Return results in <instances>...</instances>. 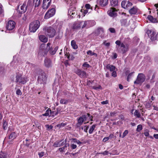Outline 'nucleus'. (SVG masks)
Segmentation results:
<instances>
[{
	"mask_svg": "<svg viewBox=\"0 0 158 158\" xmlns=\"http://www.w3.org/2000/svg\"><path fill=\"white\" fill-rule=\"evenodd\" d=\"M23 73L22 72H19L16 74L15 77V82L19 84H24L27 81V79L25 77H23Z\"/></svg>",
	"mask_w": 158,
	"mask_h": 158,
	"instance_id": "obj_1",
	"label": "nucleus"
},
{
	"mask_svg": "<svg viewBox=\"0 0 158 158\" xmlns=\"http://www.w3.org/2000/svg\"><path fill=\"white\" fill-rule=\"evenodd\" d=\"M93 117L91 116L89 113L87 114L86 115H82L79 117L78 119V123L76 126L77 127H79L82 124L84 121L87 120L88 119H90L91 121H93Z\"/></svg>",
	"mask_w": 158,
	"mask_h": 158,
	"instance_id": "obj_2",
	"label": "nucleus"
},
{
	"mask_svg": "<svg viewBox=\"0 0 158 158\" xmlns=\"http://www.w3.org/2000/svg\"><path fill=\"white\" fill-rule=\"evenodd\" d=\"M40 26V22L37 20L30 23L29 26V30L31 32H35L38 29Z\"/></svg>",
	"mask_w": 158,
	"mask_h": 158,
	"instance_id": "obj_3",
	"label": "nucleus"
},
{
	"mask_svg": "<svg viewBox=\"0 0 158 158\" xmlns=\"http://www.w3.org/2000/svg\"><path fill=\"white\" fill-rule=\"evenodd\" d=\"M46 35H47L49 37H53L55 34L56 31L53 27H46L43 29Z\"/></svg>",
	"mask_w": 158,
	"mask_h": 158,
	"instance_id": "obj_4",
	"label": "nucleus"
},
{
	"mask_svg": "<svg viewBox=\"0 0 158 158\" xmlns=\"http://www.w3.org/2000/svg\"><path fill=\"white\" fill-rule=\"evenodd\" d=\"M80 22L82 29L88 28L95 24V22L92 20L82 21Z\"/></svg>",
	"mask_w": 158,
	"mask_h": 158,
	"instance_id": "obj_5",
	"label": "nucleus"
},
{
	"mask_svg": "<svg viewBox=\"0 0 158 158\" xmlns=\"http://www.w3.org/2000/svg\"><path fill=\"white\" fill-rule=\"evenodd\" d=\"M47 77L44 72L40 74L38 78V81L39 83L44 84L46 82Z\"/></svg>",
	"mask_w": 158,
	"mask_h": 158,
	"instance_id": "obj_6",
	"label": "nucleus"
},
{
	"mask_svg": "<svg viewBox=\"0 0 158 158\" xmlns=\"http://www.w3.org/2000/svg\"><path fill=\"white\" fill-rule=\"evenodd\" d=\"M147 33L148 35L150 34V39L152 41L158 40V33L155 31H152L148 30Z\"/></svg>",
	"mask_w": 158,
	"mask_h": 158,
	"instance_id": "obj_7",
	"label": "nucleus"
},
{
	"mask_svg": "<svg viewBox=\"0 0 158 158\" xmlns=\"http://www.w3.org/2000/svg\"><path fill=\"white\" fill-rule=\"evenodd\" d=\"M145 77L143 73H139L138 74L137 79L135 81L134 83L135 84H141L145 80Z\"/></svg>",
	"mask_w": 158,
	"mask_h": 158,
	"instance_id": "obj_8",
	"label": "nucleus"
},
{
	"mask_svg": "<svg viewBox=\"0 0 158 158\" xmlns=\"http://www.w3.org/2000/svg\"><path fill=\"white\" fill-rule=\"evenodd\" d=\"M55 13V10L54 8H52L48 10L46 13L44 18L47 19L53 16Z\"/></svg>",
	"mask_w": 158,
	"mask_h": 158,
	"instance_id": "obj_9",
	"label": "nucleus"
},
{
	"mask_svg": "<svg viewBox=\"0 0 158 158\" xmlns=\"http://www.w3.org/2000/svg\"><path fill=\"white\" fill-rule=\"evenodd\" d=\"M117 10L115 8H110L108 11L107 13L110 17L114 18L117 15Z\"/></svg>",
	"mask_w": 158,
	"mask_h": 158,
	"instance_id": "obj_10",
	"label": "nucleus"
},
{
	"mask_svg": "<svg viewBox=\"0 0 158 158\" xmlns=\"http://www.w3.org/2000/svg\"><path fill=\"white\" fill-rule=\"evenodd\" d=\"M50 44L49 43H48L46 45V51H49L50 53L52 55H54L55 54L56 51L58 49V47L56 46L55 47L54 49H53V48H50Z\"/></svg>",
	"mask_w": 158,
	"mask_h": 158,
	"instance_id": "obj_11",
	"label": "nucleus"
},
{
	"mask_svg": "<svg viewBox=\"0 0 158 158\" xmlns=\"http://www.w3.org/2000/svg\"><path fill=\"white\" fill-rule=\"evenodd\" d=\"M15 22L12 20L9 21L6 25V28L8 30H12L15 27Z\"/></svg>",
	"mask_w": 158,
	"mask_h": 158,
	"instance_id": "obj_12",
	"label": "nucleus"
},
{
	"mask_svg": "<svg viewBox=\"0 0 158 158\" xmlns=\"http://www.w3.org/2000/svg\"><path fill=\"white\" fill-rule=\"evenodd\" d=\"M68 15L73 18L75 15H77L75 8L73 6H71L69 9L68 12Z\"/></svg>",
	"mask_w": 158,
	"mask_h": 158,
	"instance_id": "obj_13",
	"label": "nucleus"
},
{
	"mask_svg": "<svg viewBox=\"0 0 158 158\" xmlns=\"http://www.w3.org/2000/svg\"><path fill=\"white\" fill-rule=\"evenodd\" d=\"M66 143V139L64 140H61L59 141H57L54 143L53 146L55 147H59L64 145H65Z\"/></svg>",
	"mask_w": 158,
	"mask_h": 158,
	"instance_id": "obj_14",
	"label": "nucleus"
},
{
	"mask_svg": "<svg viewBox=\"0 0 158 158\" xmlns=\"http://www.w3.org/2000/svg\"><path fill=\"white\" fill-rule=\"evenodd\" d=\"M44 65L47 68H51L52 66V61L50 59L46 58L44 60Z\"/></svg>",
	"mask_w": 158,
	"mask_h": 158,
	"instance_id": "obj_15",
	"label": "nucleus"
},
{
	"mask_svg": "<svg viewBox=\"0 0 158 158\" xmlns=\"http://www.w3.org/2000/svg\"><path fill=\"white\" fill-rule=\"evenodd\" d=\"M51 0H43L42 7L44 9H47L50 5Z\"/></svg>",
	"mask_w": 158,
	"mask_h": 158,
	"instance_id": "obj_16",
	"label": "nucleus"
},
{
	"mask_svg": "<svg viewBox=\"0 0 158 158\" xmlns=\"http://www.w3.org/2000/svg\"><path fill=\"white\" fill-rule=\"evenodd\" d=\"M96 33L99 35L101 38H103L104 35V30L103 29L102 27H99L98 28L96 31Z\"/></svg>",
	"mask_w": 158,
	"mask_h": 158,
	"instance_id": "obj_17",
	"label": "nucleus"
},
{
	"mask_svg": "<svg viewBox=\"0 0 158 158\" xmlns=\"http://www.w3.org/2000/svg\"><path fill=\"white\" fill-rule=\"evenodd\" d=\"M139 9L136 6H134L129 10V12L131 15H135L137 13Z\"/></svg>",
	"mask_w": 158,
	"mask_h": 158,
	"instance_id": "obj_18",
	"label": "nucleus"
},
{
	"mask_svg": "<svg viewBox=\"0 0 158 158\" xmlns=\"http://www.w3.org/2000/svg\"><path fill=\"white\" fill-rule=\"evenodd\" d=\"M27 9V6L26 5V2H24L23 5L20 6V9H19V11L20 13H24L26 11Z\"/></svg>",
	"mask_w": 158,
	"mask_h": 158,
	"instance_id": "obj_19",
	"label": "nucleus"
},
{
	"mask_svg": "<svg viewBox=\"0 0 158 158\" xmlns=\"http://www.w3.org/2000/svg\"><path fill=\"white\" fill-rule=\"evenodd\" d=\"M108 0H98V2L102 6H106L108 3Z\"/></svg>",
	"mask_w": 158,
	"mask_h": 158,
	"instance_id": "obj_20",
	"label": "nucleus"
},
{
	"mask_svg": "<svg viewBox=\"0 0 158 158\" xmlns=\"http://www.w3.org/2000/svg\"><path fill=\"white\" fill-rule=\"evenodd\" d=\"M121 48H125L124 49H121V52L123 53H124L127 51L128 49V46L127 45H125L123 43L121 44Z\"/></svg>",
	"mask_w": 158,
	"mask_h": 158,
	"instance_id": "obj_21",
	"label": "nucleus"
},
{
	"mask_svg": "<svg viewBox=\"0 0 158 158\" xmlns=\"http://www.w3.org/2000/svg\"><path fill=\"white\" fill-rule=\"evenodd\" d=\"M81 28L80 21L75 23L73 24V28L76 30L79 29Z\"/></svg>",
	"mask_w": 158,
	"mask_h": 158,
	"instance_id": "obj_22",
	"label": "nucleus"
},
{
	"mask_svg": "<svg viewBox=\"0 0 158 158\" xmlns=\"http://www.w3.org/2000/svg\"><path fill=\"white\" fill-rule=\"evenodd\" d=\"M39 39L40 41L46 43L47 42L48 40L47 37L44 35H40L39 36Z\"/></svg>",
	"mask_w": 158,
	"mask_h": 158,
	"instance_id": "obj_23",
	"label": "nucleus"
},
{
	"mask_svg": "<svg viewBox=\"0 0 158 158\" xmlns=\"http://www.w3.org/2000/svg\"><path fill=\"white\" fill-rule=\"evenodd\" d=\"M0 158H8L9 156L6 152L1 151L0 152Z\"/></svg>",
	"mask_w": 158,
	"mask_h": 158,
	"instance_id": "obj_24",
	"label": "nucleus"
},
{
	"mask_svg": "<svg viewBox=\"0 0 158 158\" xmlns=\"http://www.w3.org/2000/svg\"><path fill=\"white\" fill-rule=\"evenodd\" d=\"M111 6L113 7L115 6L118 5V0H110Z\"/></svg>",
	"mask_w": 158,
	"mask_h": 158,
	"instance_id": "obj_25",
	"label": "nucleus"
},
{
	"mask_svg": "<svg viewBox=\"0 0 158 158\" xmlns=\"http://www.w3.org/2000/svg\"><path fill=\"white\" fill-rule=\"evenodd\" d=\"M65 1L68 4L71 6L76 3L77 0H65Z\"/></svg>",
	"mask_w": 158,
	"mask_h": 158,
	"instance_id": "obj_26",
	"label": "nucleus"
},
{
	"mask_svg": "<svg viewBox=\"0 0 158 158\" xmlns=\"http://www.w3.org/2000/svg\"><path fill=\"white\" fill-rule=\"evenodd\" d=\"M17 136V134L15 132H12L9 137V139H13Z\"/></svg>",
	"mask_w": 158,
	"mask_h": 158,
	"instance_id": "obj_27",
	"label": "nucleus"
},
{
	"mask_svg": "<svg viewBox=\"0 0 158 158\" xmlns=\"http://www.w3.org/2000/svg\"><path fill=\"white\" fill-rule=\"evenodd\" d=\"M106 68L110 70L111 72L114 71L115 69V67L114 66L109 64H108L106 66Z\"/></svg>",
	"mask_w": 158,
	"mask_h": 158,
	"instance_id": "obj_28",
	"label": "nucleus"
},
{
	"mask_svg": "<svg viewBox=\"0 0 158 158\" xmlns=\"http://www.w3.org/2000/svg\"><path fill=\"white\" fill-rule=\"evenodd\" d=\"M121 25L123 26H126L127 25V20L126 19H123L120 21Z\"/></svg>",
	"mask_w": 158,
	"mask_h": 158,
	"instance_id": "obj_29",
	"label": "nucleus"
},
{
	"mask_svg": "<svg viewBox=\"0 0 158 158\" xmlns=\"http://www.w3.org/2000/svg\"><path fill=\"white\" fill-rule=\"evenodd\" d=\"M148 19L152 23H155L156 22V19L154 18L151 15H148Z\"/></svg>",
	"mask_w": 158,
	"mask_h": 158,
	"instance_id": "obj_30",
	"label": "nucleus"
},
{
	"mask_svg": "<svg viewBox=\"0 0 158 158\" xmlns=\"http://www.w3.org/2000/svg\"><path fill=\"white\" fill-rule=\"evenodd\" d=\"M71 45L73 48L74 49H77V46L76 45V42L74 40H72L71 42Z\"/></svg>",
	"mask_w": 158,
	"mask_h": 158,
	"instance_id": "obj_31",
	"label": "nucleus"
},
{
	"mask_svg": "<svg viewBox=\"0 0 158 158\" xmlns=\"http://www.w3.org/2000/svg\"><path fill=\"white\" fill-rule=\"evenodd\" d=\"M40 0H34V3L35 7L38 6L40 4Z\"/></svg>",
	"mask_w": 158,
	"mask_h": 158,
	"instance_id": "obj_32",
	"label": "nucleus"
},
{
	"mask_svg": "<svg viewBox=\"0 0 158 158\" xmlns=\"http://www.w3.org/2000/svg\"><path fill=\"white\" fill-rule=\"evenodd\" d=\"M87 53L88 55H89L90 56L94 55L96 57L97 56V55L96 53L92 52V51L91 50L88 51L87 52Z\"/></svg>",
	"mask_w": 158,
	"mask_h": 158,
	"instance_id": "obj_33",
	"label": "nucleus"
},
{
	"mask_svg": "<svg viewBox=\"0 0 158 158\" xmlns=\"http://www.w3.org/2000/svg\"><path fill=\"white\" fill-rule=\"evenodd\" d=\"M69 143H66L64 147H63L62 148H60L59 149V150L60 152H64V150L65 149V148H66L67 147H69Z\"/></svg>",
	"mask_w": 158,
	"mask_h": 158,
	"instance_id": "obj_34",
	"label": "nucleus"
},
{
	"mask_svg": "<svg viewBox=\"0 0 158 158\" xmlns=\"http://www.w3.org/2000/svg\"><path fill=\"white\" fill-rule=\"evenodd\" d=\"M152 101H149L146 102L145 104L146 107L147 108H149L152 105Z\"/></svg>",
	"mask_w": 158,
	"mask_h": 158,
	"instance_id": "obj_35",
	"label": "nucleus"
},
{
	"mask_svg": "<svg viewBox=\"0 0 158 158\" xmlns=\"http://www.w3.org/2000/svg\"><path fill=\"white\" fill-rule=\"evenodd\" d=\"M81 77H86V72L84 71H81V73L79 76Z\"/></svg>",
	"mask_w": 158,
	"mask_h": 158,
	"instance_id": "obj_36",
	"label": "nucleus"
},
{
	"mask_svg": "<svg viewBox=\"0 0 158 158\" xmlns=\"http://www.w3.org/2000/svg\"><path fill=\"white\" fill-rule=\"evenodd\" d=\"M134 115L137 118H140L141 116L140 113L139 111L137 110H135L134 113Z\"/></svg>",
	"mask_w": 158,
	"mask_h": 158,
	"instance_id": "obj_37",
	"label": "nucleus"
},
{
	"mask_svg": "<svg viewBox=\"0 0 158 158\" xmlns=\"http://www.w3.org/2000/svg\"><path fill=\"white\" fill-rule=\"evenodd\" d=\"M134 73V72H133L129 74L127 78V81H129L130 79H131L133 76V74Z\"/></svg>",
	"mask_w": 158,
	"mask_h": 158,
	"instance_id": "obj_38",
	"label": "nucleus"
},
{
	"mask_svg": "<svg viewBox=\"0 0 158 158\" xmlns=\"http://www.w3.org/2000/svg\"><path fill=\"white\" fill-rule=\"evenodd\" d=\"M95 127V125H93L90 128L89 132L90 134H91L92 133L93 131L94 130Z\"/></svg>",
	"mask_w": 158,
	"mask_h": 158,
	"instance_id": "obj_39",
	"label": "nucleus"
},
{
	"mask_svg": "<svg viewBox=\"0 0 158 158\" xmlns=\"http://www.w3.org/2000/svg\"><path fill=\"white\" fill-rule=\"evenodd\" d=\"M143 129L142 126L141 124H139L137 126L136 131L138 132H140Z\"/></svg>",
	"mask_w": 158,
	"mask_h": 158,
	"instance_id": "obj_40",
	"label": "nucleus"
},
{
	"mask_svg": "<svg viewBox=\"0 0 158 158\" xmlns=\"http://www.w3.org/2000/svg\"><path fill=\"white\" fill-rule=\"evenodd\" d=\"M132 3L129 1L126 2V4L125 6L126 8H125V9H128L129 7L132 6Z\"/></svg>",
	"mask_w": 158,
	"mask_h": 158,
	"instance_id": "obj_41",
	"label": "nucleus"
},
{
	"mask_svg": "<svg viewBox=\"0 0 158 158\" xmlns=\"http://www.w3.org/2000/svg\"><path fill=\"white\" fill-rule=\"evenodd\" d=\"M3 127L4 130L6 129L8 127L7 123L4 120H3Z\"/></svg>",
	"mask_w": 158,
	"mask_h": 158,
	"instance_id": "obj_42",
	"label": "nucleus"
},
{
	"mask_svg": "<svg viewBox=\"0 0 158 158\" xmlns=\"http://www.w3.org/2000/svg\"><path fill=\"white\" fill-rule=\"evenodd\" d=\"M89 128V126H84L81 127V128L85 132H87V130Z\"/></svg>",
	"mask_w": 158,
	"mask_h": 158,
	"instance_id": "obj_43",
	"label": "nucleus"
},
{
	"mask_svg": "<svg viewBox=\"0 0 158 158\" xmlns=\"http://www.w3.org/2000/svg\"><path fill=\"white\" fill-rule=\"evenodd\" d=\"M72 142L75 143H77L78 144H80L81 143V142L79 140H77L76 139L73 138L72 139Z\"/></svg>",
	"mask_w": 158,
	"mask_h": 158,
	"instance_id": "obj_44",
	"label": "nucleus"
},
{
	"mask_svg": "<svg viewBox=\"0 0 158 158\" xmlns=\"http://www.w3.org/2000/svg\"><path fill=\"white\" fill-rule=\"evenodd\" d=\"M50 111L51 110H49V109L47 110L46 111V113L44 114H42V115L44 116H50L49 115V112H50Z\"/></svg>",
	"mask_w": 158,
	"mask_h": 158,
	"instance_id": "obj_45",
	"label": "nucleus"
},
{
	"mask_svg": "<svg viewBox=\"0 0 158 158\" xmlns=\"http://www.w3.org/2000/svg\"><path fill=\"white\" fill-rule=\"evenodd\" d=\"M58 113L55 111H50V116H54L55 115H57Z\"/></svg>",
	"mask_w": 158,
	"mask_h": 158,
	"instance_id": "obj_46",
	"label": "nucleus"
},
{
	"mask_svg": "<svg viewBox=\"0 0 158 158\" xmlns=\"http://www.w3.org/2000/svg\"><path fill=\"white\" fill-rule=\"evenodd\" d=\"M68 100L64 99H61L60 101V103L62 104H66L68 103Z\"/></svg>",
	"mask_w": 158,
	"mask_h": 158,
	"instance_id": "obj_47",
	"label": "nucleus"
},
{
	"mask_svg": "<svg viewBox=\"0 0 158 158\" xmlns=\"http://www.w3.org/2000/svg\"><path fill=\"white\" fill-rule=\"evenodd\" d=\"M128 133L127 130H125L123 133V135L121 137L122 138H124Z\"/></svg>",
	"mask_w": 158,
	"mask_h": 158,
	"instance_id": "obj_48",
	"label": "nucleus"
},
{
	"mask_svg": "<svg viewBox=\"0 0 158 158\" xmlns=\"http://www.w3.org/2000/svg\"><path fill=\"white\" fill-rule=\"evenodd\" d=\"M126 2H126V1H123L121 3L122 7L124 9H125V8H126L125 6L126 4Z\"/></svg>",
	"mask_w": 158,
	"mask_h": 158,
	"instance_id": "obj_49",
	"label": "nucleus"
},
{
	"mask_svg": "<svg viewBox=\"0 0 158 158\" xmlns=\"http://www.w3.org/2000/svg\"><path fill=\"white\" fill-rule=\"evenodd\" d=\"M149 131H148V130L147 129H146L145 130L144 134L147 137L149 136Z\"/></svg>",
	"mask_w": 158,
	"mask_h": 158,
	"instance_id": "obj_50",
	"label": "nucleus"
},
{
	"mask_svg": "<svg viewBox=\"0 0 158 158\" xmlns=\"http://www.w3.org/2000/svg\"><path fill=\"white\" fill-rule=\"evenodd\" d=\"M16 94L18 95H21L22 94V93L20 89H18L16 91Z\"/></svg>",
	"mask_w": 158,
	"mask_h": 158,
	"instance_id": "obj_51",
	"label": "nucleus"
},
{
	"mask_svg": "<svg viewBox=\"0 0 158 158\" xmlns=\"http://www.w3.org/2000/svg\"><path fill=\"white\" fill-rule=\"evenodd\" d=\"M109 31L111 33H115V30L114 28H110L109 29Z\"/></svg>",
	"mask_w": 158,
	"mask_h": 158,
	"instance_id": "obj_52",
	"label": "nucleus"
},
{
	"mask_svg": "<svg viewBox=\"0 0 158 158\" xmlns=\"http://www.w3.org/2000/svg\"><path fill=\"white\" fill-rule=\"evenodd\" d=\"M81 70L80 69H77L75 71V73L77 74L79 76Z\"/></svg>",
	"mask_w": 158,
	"mask_h": 158,
	"instance_id": "obj_53",
	"label": "nucleus"
},
{
	"mask_svg": "<svg viewBox=\"0 0 158 158\" xmlns=\"http://www.w3.org/2000/svg\"><path fill=\"white\" fill-rule=\"evenodd\" d=\"M85 7L86 9H92V7H91V6L90 4H87L85 5Z\"/></svg>",
	"mask_w": 158,
	"mask_h": 158,
	"instance_id": "obj_54",
	"label": "nucleus"
},
{
	"mask_svg": "<svg viewBox=\"0 0 158 158\" xmlns=\"http://www.w3.org/2000/svg\"><path fill=\"white\" fill-rule=\"evenodd\" d=\"M92 88L93 89L97 90L98 89H101L102 87L101 86L99 85L98 86H93Z\"/></svg>",
	"mask_w": 158,
	"mask_h": 158,
	"instance_id": "obj_55",
	"label": "nucleus"
},
{
	"mask_svg": "<svg viewBox=\"0 0 158 158\" xmlns=\"http://www.w3.org/2000/svg\"><path fill=\"white\" fill-rule=\"evenodd\" d=\"M4 71L5 70L4 68L2 67H0V73L2 74L4 73Z\"/></svg>",
	"mask_w": 158,
	"mask_h": 158,
	"instance_id": "obj_56",
	"label": "nucleus"
},
{
	"mask_svg": "<svg viewBox=\"0 0 158 158\" xmlns=\"http://www.w3.org/2000/svg\"><path fill=\"white\" fill-rule=\"evenodd\" d=\"M83 66L84 67H85L86 68H89V67L90 65L89 64L85 62L83 65Z\"/></svg>",
	"mask_w": 158,
	"mask_h": 158,
	"instance_id": "obj_57",
	"label": "nucleus"
},
{
	"mask_svg": "<svg viewBox=\"0 0 158 158\" xmlns=\"http://www.w3.org/2000/svg\"><path fill=\"white\" fill-rule=\"evenodd\" d=\"M66 125L64 123H62L60 124H58V125H57V127H59L60 128L61 127H63L64 126H65Z\"/></svg>",
	"mask_w": 158,
	"mask_h": 158,
	"instance_id": "obj_58",
	"label": "nucleus"
},
{
	"mask_svg": "<svg viewBox=\"0 0 158 158\" xmlns=\"http://www.w3.org/2000/svg\"><path fill=\"white\" fill-rule=\"evenodd\" d=\"M70 146L73 149H75L77 147V146L76 145L74 144H71Z\"/></svg>",
	"mask_w": 158,
	"mask_h": 158,
	"instance_id": "obj_59",
	"label": "nucleus"
},
{
	"mask_svg": "<svg viewBox=\"0 0 158 158\" xmlns=\"http://www.w3.org/2000/svg\"><path fill=\"white\" fill-rule=\"evenodd\" d=\"M112 76L114 77H116L117 76V73L116 72L114 71H113L112 73Z\"/></svg>",
	"mask_w": 158,
	"mask_h": 158,
	"instance_id": "obj_60",
	"label": "nucleus"
},
{
	"mask_svg": "<svg viewBox=\"0 0 158 158\" xmlns=\"http://www.w3.org/2000/svg\"><path fill=\"white\" fill-rule=\"evenodd\" d=\"M45 126L47 128L50 129H52L53 127L52 126V125L49 126L48 125H45Z\"/></svg>",
	"mask_w": 158,
	"mask_h": 158,
	"instance_id": "obj_61",
	"label": "nucleus"
},
{
	"mask_svg": "<svg viewBox=\"0 0 158 158\" xmlns=\"http://www.w3.org/2000/svg\"><path fill=\"white\" fill-rule=\"evenodd\" d=\"M109 152L107 151H105L104 152H102V153H99V154H102L104 155H107L108 154Z\"/></svg>",
	"mask_w": 158,
	"mask_h": 158,
	"instance_id": "obj_62",
	"label": "nucleus"
},
{
	"mask_svg": "<svg viewBox=\"0 0 158 158\" xmlns=\"http://www.w3.org/2000/svg\"><path fill=\"white\" fill-rule=\"evenodd\" d=\"M101 103L102 105L107 104L108 103V100H106L101 102Z\"/></svg>",
	"mask_w": 158,
	"mask_h": 158,
	"instance_id": "obj_63",
	"label": "nucleus"
},
{
	"mask_svg": "<svg viewBox=\"0 0 158 158\" xmlns=\"http://www.w3.org/2000/svg\"><path fill=\"white\" fill-rule=\"evenodd\" d=\"M44 152H41L38 154V155L40 157H42L44 155Z\"/></svg>",
	"mask_w": 158,
	"mask_h": 158,
	"instance_id": "obj_64",
	"label": "nucleus"
}]
</instances>
